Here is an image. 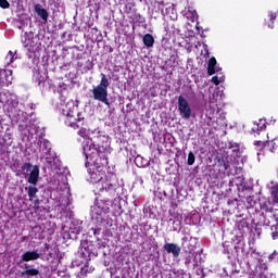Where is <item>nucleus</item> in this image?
I'll return each mask as SVG.
<instances>
[{
	"mask_svg": "<svg viewBox=\"0 0 278 278\" xmlns=\"http://www.w3.org/2000/svg\"><path fill=\"white\" fill-rule=\"evenodd\" d=\"M78 136L81 138H87L83 142V153L86 160H94L99 154L105 153V146H97V140H103L104 136H101L99 129H87L80 128L78 130Z\"/></svg>",
	"mask_w": 278,
	"mask_h": 278,
	"instance_id": "nucleus-1",
	"label": "nucleus"
},
{
	"mask_svg": "<svg viewBox=\"0 0 278 278\" xmlns=\"http://www.w3.org/2000/svg\"><path fill=\"white\" fill-rule=\"evenodd\" d=\"M216 101H218V92L215 91L208 97L210 109L206 111V116L210 121L214 118V105H216Z\"/></svg>",
	"mask_w": 278,
	"mask_h": 278,
	"instance_id": "nucleus-12",
	"label": "nucleus"
},
{
	"mask_svg": "<svg viewBox=\"0 0 278 278\" xmlns=\"http://www.w3.org/2000/svg\"><path fill=\"white\" fill-rule=\"evenodd\" d=\"M227 162L224 163L225 170H231V163L229 162V159H226Z\"/></svg>",
	"mask_w": 278,
	"mask_h": 278,
	"instance_id": "nucleus-36",
	"label": "nucleus"
},
{
	"mask_svg": "<svg viewBox=\"0 0 278 278\" xmlns=\"http://www.w3.org/2000/svg\"><path fill=\"white\" fill-rule=\"evenodd\" d=\"M260 223L264 227H268L270 225V219H268V217H266L265 215H261Z\"/></svg>",
	"mask_w": 278,
	"mask_h": 278,
	"instance_id": "nucleus-32",
	"label": "nucleus"
},
{
	"mask_svg": "<svg viewBox=\"0 0 278 278\" xmlns=\"http://www.w3.org/2000/svg\"><path fill=\"white\" fill-rule=\"evenodd\" d=\"M164 249L167 253H172L173 257H179V253H181V248L175 243H165Z\"/></svg>",
	"mask_w": 278,
	"mask_h": 278,
	"instance_id": "nucleus-15",
	"label": "nucleus"
},
{
	"mask_svg": "<svg viewBox=\"0 0 278 278\" xmlns=\"http://www.w3.org/2000/svg\"><path fill=\"white\" fill-rule=\"evenodd\" d=\"M14 60H18V56L16 55V51H9L7 56L4 58V62L5 64L10 65L12 64V62H14Z\"/></svg>",
	"mask_w": 278,
	"mask_h": 278,
	"instance_id": "nucleus-22",
	"label": "nucleus"
},
{
	"mask_svg": "<svg viewBox=\"0 0 278 278\" xmlns=\"http://www.w3.org/2000/svg\"><path fill=\"white\" fill-rule=\"evenodd\" d=\"M8 144H9V147H10V144H12V141L8 142Z\"/></svg>",
	"mask_w": 278,
	"mask_h": 278,
	"instance_id": "nucleus-51",
	"label": "nucleus"
},
{
	"mask_svg": "<svg viewBox=\"0 0 278 278\" xmlns=\"http://www.w3.org/2000/svg\"><path fill=\"white\" fill-rule=\"evenodd\" d=\"M62 115L65 116V125L77 129L84 125V115L77 112V104L75 101L70 100L65 104L61 105Z\"/></svg>",
	"mask_w": 278,
	"mask_h": 278,
	"instance_id": "nucleus-3",
	"label": "nucleus"
},
{
	"mask_svg": "<svg viewBox=\"0 0 278 278\" xmlns=\"http://www.w3.org/2000/svg\"><path fill=\"white\" fill-rule=\"evenodd\" d=\"M254 125L255 126L252 128V131H260L266 128V121L260 119L258 123H254Z\"/></svg>",
	"mask_w": 278,
	"mask_h": 278,
	"instance_id": "nucleus-26",
	"label": "nucleus"
},
{
	"mask_svg": "<svg viewBox=\"0 0 278 278\" xmlns=\"http://www.w3.org/2000/svg\"><path fill=\"white\" fill-rule=\"evenodd\" d=\"M27 190H28L27 192H28L29 201H34V199H36V194H38V188H36V185H34V186H29Z\"/></svg>",
	"mask_w": 278,
	"mask_h": 278,
	"instance_id": "nucleus-23",
	"label": "nucleus"
},
{
	"mask_svg": "<svg viewBox=\"0 0 278 278\" xmlns=\"http://www.w3.org/2000/svg\"><path fill=\"white\" fill-rule=\"evenodd\" d=\"M271 148L269 149V151H271V153H276L277 152V148H275V143L273 141H270Z\"/></svg>",
	"mask_w": 278,
	"mask_h": 278,
	"instance_id": "nucleus-39",
	"label": "nucleus"
},
{
	"mask_svg": "<svg viewBox=\"0 0 278 278\" xmlns=\"http://www.w3.org/2000/svg\"><path fill=\"white\" fill-rule=\"evenodd\" d=\"M194 162H195L194 153L189 152L188 160H187L188 166H192V164H194Z\"/></svg>",
	"mask_w": 278,
	"mask_h": 278,
	"instance_id": "nucleus-33",
	"label": "nucleus"
},
{
	"mask_svg": "<svg viewBox=\"0 0 278 278\" xmlns=\"http://www.w3.org/2000/svg\"><path fill=\"white\" fill-rule=\"evenodd\" d=\"M143 43L146 45V47L151 48L153 47V45H155V39L153 38V35L151 34H146L143 36Z\"/></svg>",
	"mask_w": 278,
	"mask_h": 278,
	"instance_id": "nucleus-21",
	"label": "nucleus"
},
{
	"mask_svg": "<svg viewBox=\"0 0 278 278\" xmlns=\"http://www.w3.org/2000/svg\"><path fill=\"white\" fill-rule=\"evenodd\" d=\"M219 71L220 68L216 66V58H211L208 60V65H207L208 75H215V73H218Z\"/></svg>",
	"mask_w": 278,
	"mask_h": 278,
	"instance_id": "nucleus-18",
	"label": "nucleus"
},
{
	"mask_svg": "<svg viewBox=\"0 0 278 278\" xmlns=\"http://www.w3.org/2000/svg\"><path fill=\"white\" fill-rule=\"evenodd\" d=\"M23 47L28 51V58H34L35 53L40 49L38 39L31 34L25 33L22 37Z\"/></svg>",
	"mask_w": 278,
	"mask_h": 278,
	"instance_id": "nucleus-8",
	"label": "nucleus"
},
{
	"mask_svg": "<svg viewBox=\"0 0 278 278\" xmlns=\"http://www.w3.org/2000/svg\"><path fill=\"white\" fill-rule=\"evenodd\" d=\"M35 203H38V200H36Z\"/></svg>",
	"mask_w": 278,
	"mask_h": 278,
	"instance_id": "nucleus-55",
	"label": "nucleus"
},
{
	"mask_svg": "<svg viewBox=\"0 0 278 278\" xmlns=\"http://www.w3.org/2000/svg\"><path fill=\"white\" fill-rule=\"evenodd\" d=\"M47 72H42L40 70H36L34 72V80L38 86H45V83L47 81Z\"/></svg>",
	"mask_w": 278,
	"mask_h": 278,
	"instance_id": "nucleus-14",
	"label": "nucleus"
},
{
	"mask_svg": "<svg viewBox=\"0 0 278 278\" xmlns=\"http://www.w3.org/2000/svg\"><path fill=\"white\" fill-rule=\"evenodd\" d=\"M39 147L40 160H45L47 164H53L55 162V152L51 150V142L47 139H39L37 141Z\"/></svg>",
	"mask_w": 278,
	"mask_h": 278,
	"instance_id": "nucleus-6",
	"label": "nucleus"
},
{
	"mask_svg": "<svg viewBox=\"0 0 278 278\" xmlns=\"http://www.w3.org/2000/svg\"><path fill=\"white\" fill-rule=\"evenodd\" d=\"M94 186V192L99 194V192H112L114 191V180L112 177L104 176L99 182Z\"/></svg>",
	"mask_w": 278,
	"mask_h": 278,
	"instance_id": "nucleus-10",
	"label": "nucleus"
},
{
	"mask_svg": "<svg viewBox=\"0 0 278 278\" xmlns=\"http://www.w3.org/2000/svg\"><path fill=\"white\" fill-rule=\"evenodd\" d=\"M159 4L162 5V7H160V8H161V11L164 12V4H163V2H162V1H159Z\"/></svg>",
	"mask_w": 278,
	"mask_h": 278,
	"instance_id": "nucleus-45",
	"label": "nucleus"
},
{
	"mask_svg": "<svg viewBox=\"0 0 278 278\" xmlns=\"http://www.w3.org/2000/svg\"><path fill=\"white\" fill-rule=\"evenodd\" d=\"M268 16H269V21H270V23L268 24V27H269V29H274V27H275L274 22L277 18V13L270 12L268 14Z\"/></svg>",
	"mask_w": 278,
	"mask_h": 278,
	"instance_id": "nucleus-31",
	"label": "nucleus"
},
{
	"mask_svg": "<svg viewBox=\"0 0 278 278\" xmlns=\"http://www.w3.org/2000/svg\"><path fill=\"white\" fill-rule=\"evenodd\" d=\"M0 125H3V117L0 116Z\"/></svg>",
	"mask_w": 278,
	"mask_h": 278,
	"instance_id": "nucleus-48",
	"label": "nucleus"
},
{
	"mask_svg": "<svg viewBox=\"0 0 278 278\" xmlns=\"http://www.w3.org/2000/svg\"><path fill=\"white\" fill-rule=\"evenodd\" d=\"M35 12L38 14V16H40V18L47 23V21H49V12L42 8L41 4H36L35 5Z\"/></svg>",
	"mask_w": 278,
	"mask_h": 278,
	"instance_id": "nucleus-17",
	"label": "nucleus"
},
{
	"mask_svg": "<svg viewBox=\"0 0 278 278\" xmlns=\"http://www.w3.org/2000/svg\"><path fill=\"white\" fill-rule=\"evenodd\" d=\"M178 112L184 121H190V117L192 116V106H190V102L182 96L178 97Z\"/></svg>",
	"mask_w": 278,
	"mask_h": 278,
	"instance_id": "nucleus-9",
	"label": "nucleus"
},
{
	"mask_svg": "<svg viewBox=\"0 0 278 278\" xmlns=\"http://www.w3.org/2000/svg\"><path fill=\"white\" fill-rule=\"evenodd\" d=\"M269 188H270V194L274 203H278V184L275 181H271L269 184Z\"/></svg>",
	"mask_w": 278,
	"mask_h": 278,
	"instance_id": "nucleus-20",
	"label": "nucleus"
},
{
	"mask_svg": "<svg viewBox=\"0 0 278 278\" xmlns=\"http://www.w3.org/2000/svg\"><path fill=\"white\" fill-rule=\"evenodd\" d=\"M76 235H79V230L76 231Z\"/></svg>",
	"mask_w": 278,
	"mask_h": 278,
	"instance_id": "nucleus-52",
	"label": "nucleus"
},
{
	"mask_svg": "<svg viewBox=\"0 0 278 278\" xmlns=\"http://www.w3.org/2000/svg\"><path fill=\"white\" fill-rule=\"evenodd\" d=\"M100 76V84L92 89L93 99L104 103V105H110V100L108 99V88H110V80L103 73H101Z\"/></svg>",
	"mask_w": 278,
	"mask_h": 278,
	"instance_id": "nucleus-5",
	"label": "nucleus"
},
{
	"mask_svg": "<svg viewBox=\"0 0 278 278\" xmlns=\"http://www.w3.org/2000/svg\"><path fill=\"white\" fill-rule=\"evenodd\" d=\"M135 164L139 167V168H144V166H147L149 164V162L147 160H144V157L138 155L135 159Z\"/></svg>",
	"mask_w": 278,
	"mask_h": 278,
	"instance_id": "nucleus-24",
	"label": "nucleus"
},
{
	"mask_svg": "<svg viewBox=\"0 0 278 278\" xmlns=\"http://www.w3.org/2000/svg\"><path fill=\"white\" fill-rule=\"evenodd\" d=\"M229 149H232V153L235 155H240V144L236 143V142H230L229 143Z\"/></svg>",
	"mask_w": 278,
	"mask_h": 278,
	"instance_id": "nucleus-29",
	"label": "nucleus"
},
{
	"mask_svg": "<svg viewBox=\"0 0 278 278\" xmlns=\"http://www.w3.org/2000/svg\"><path fill=\"white\" fill-rule=\"evenodd\" d=\"M14 77L12 76V70H0V87L5 88L12 84Z\"/></svg>",
	"mask_w": 278,
	"mask_h": 278,
	"instance_id": "nucleus-11",
	"label": "nucleus"
},
{
	"mask_svg": "<svg viewBox=\"0 0 278 278\" xmlns=\"http://www.w3.org/2000/svg\"><path fill=\"white\" fill-rule=\"evenodd\" d=\"M56 190H61L60 185H58Z\"/></svg>",
	"mask_w": 278,
	"mask_h": 278,
	"instance_id": "nucleus-50",
	"label": "nucleus"
},
{
	"mask_svg": "<svg viewBox=\"0 0 278 278\" xmlns=\"http://www.w3.org/2000/svg\"><path fill=\"white\" fill-rule=\"evenodd\" d=\"M201 257V255H195L194 256V263H193V266H194V268H197V266H199V258Z\"/></svg>",
	"mask_w": 278,
	"mask_h": 278,
	"instance_id": "nucleus-38",
	"label": "nucleus"
},
{
	"mask_svg": "<svg viewBox=\"0 0 278 278\" xmlns=\"http://www.w3.org/2000/svg\"><path fill=\"white\" fill-rule=\"evenodd\" d=\"M0 108H5L10 118L16 121L23 118V111L18 109V97L10 91L0 92Z\"/></svg>",
	"mask_w": 278,
	"mask_h": 278,
	"instance_id": "nucleus-4",
	"label": "nucleus"
},
{
	"mask_svg": "<svg viewBox=\"0 0 278 278\" xmlns=\"http://www.w3.org/2000/svg\"><path fill=\"white\" fill-rule=\"evenodd\" d=\"M267 138L270 139L269 135H267Z\"/></svg>",
	"mask_w": 278,
	"mask_h": 278,
	"instance_id": "nucleus-54",
	"label": "nucleus"
},
{
	"mask_svg": "<svg viewBox=\"0 0 278 278\" xmlns=\"http://www.w3.org/2000/svg\"><path fill=\"white\" fill-rule=\"evenodd\" d=\"M190 262H192V260L190 258V256H188L185 261V264H190Z\"/></svg>",
	"mask_w": 278,
	"mask_h": 278,
	"instance_id": "nucleus-44",
	"label": "nucleus"
},
{
	"mask_svg": "<svg viewBox=\"0 0 278 278\" xmlns=\"http://www.w3.org/2000/svg\"><path fill=\"white\" fill-rule=\"evenodd\" d=\"M270 218H274V220H275L276 223L278 222L277 215H273V216H270Z\"/></svg>",
	"mask_w": 278,
	"mask_h": 278,
	"instance_id": "nucleus-46",
	"label": "nucleus"
},
{
	"mask_svg": "<svg viewBox=\"0 0 278 278\" xmlns=\"http://www.w3.org/2000/svg\"><path fill=\"white\" fill-rule=\"evenodd\" d=\"M38 177H40V167H38V165H35L27 179L28 184L36 186L38 184Z\"/></svg>",
	"mask_w": 278,
	"mask_h": 278,
	"instance_id": "nucleus-13",
	"label": "nucleus"
},
{
	"mask_svg": "<svg viewBox=\"0 0 278 278\" xmlns=\"http://www.w3.org/2000/svg\"><path fill=\"white\" fill-rule=\"evenodd\" d=\"M23 262H35L40 260V253L38 251H27L22 255Z\"/></svg>",
	"mask_w": 278,
	"mask_h": 278,
	"instance_id": "nucleus-16",
	"label": "nucleus"
},
{
	"mask_svg": "<svg viewBox=\"0 0 278 278\" xmlns=\"http://www.w3.org/2000/svg\"><path fill=\"white\" fill-rule=\"evenodd\" d=\"M25 270L22 271L23 277H38L40 275V271L36 268H29V265L25 264Z\"/></svg>",
	"mask_w": 278,
	"mask_h": 278,
	"instance_id": "nucleus-19",
	"label": "nucleus"
},
{
	"mask_svg": "<svg viewBox=\"0 0 278 278\" xmlns=\"http://www.w3.org/2000/svg\"><path fill=\"white\" fill-rule=\"evenodd\" d=\"M247 201H248L250 207H253L255 205V203H256L255 200H253L252 197L248 198Z\"/></svg>",
	"mask_w": 278,
	"mask_h": 278,
	"instance_id": "nucleus-37",
	"label": "nucleus"
},
{
	"mask_svg": "<svg viewBox=\"0 0 278 278\" xmlns=\"http://www.w3.org/2000/svg\"><path fill=\"white\" fill-rule=\"evenodd\" d=\"M105 164H108L105 152L92 160L87 159L85 166L88 168L89 181L93 186L105 177Z\"/></svg>",
	"mask_w": 278,
	"mask_h": 278,
	"instance_id": "nucleus-2",
	"label": "nucleus"
},
{
	"mask_svg": "<svg viewBox=\"0 0 278 278\" xmlns=\"http://www.w3.org/2000/svg\"><path fill=\"white\" fill-rule=\"evenodd\" d=\"M5 140H12V135L5 132L4 138H0V144H5Z\"/></svg>",
	"mask_w": 278,
	"mask_h": 278,
	"instance_id": "nucleus-34",
	"label": "nucleus"
},
{
	"mask_svg": "<svg viewBox=\"0 0 278 278\" xmlns=\"http://www.w3.org/2000/svg\"><path fill=\"white\" fill-rule=\"evenodd\" d=\"M29 131V134H34V132H31V130H28Z\"/></svg>",
	"mask_w": 278,
	"mask_h": 278,
	"instance_id": "nucleus-53",
	"label": "nucleus"
},
{
	"mask_svg": "<svg viewBox=\"0 0 278 278\" xmlns=\"http://www.w3.org/2000/svg\"><path fill=\"white\" fill-rule=\"evenodd\" d=\"M271 238H273V240H278V232L277 231H273Z\"/></svg>",
	"mask_w": 278,
	"mask_h": 278,
	"instance_id": "nucleus-41",
	"label": "nucleus"
},
{
	"mask_svg": "<svg viewBox=\"0 0 278 278\" xmlns=\"http://www.w3.org/2000/svg\"><path fill=\"white\" fill-rule=\"evenodd\" d=\"M20 129L23 131V129H25L23 126L20 125Z\"/></svg>",
	"mask_w": 278,
	"mask_h": 278,
	"instance_id": "nucleus-49",
	"label": "nucleus"
},
{
	"mask_svg": "<svg viewBox=\"0 0 278 278\" xmlns=\"http://www.w3.org/2000/svg\"><path fill=\"white\" fill-rule=\"evenodd\" d=\"M255 147L257 150V156L260 157V155H263L264 153H262L264 151V149L266 148V142L265 141H255Z\"/></svg>",
	"mask_w": 278,
	"mask_h": 278,
	"instance_id": "nucleus-25",
	"label": "nucleus"
},
{
	"mask_svg": "<svg viewBox=\"0 0 278 278\" xmlns=\"http://www.w3.org/2000/svg\"><path fill=\"white\" fill-rule=\"evenodd\" d=\"M275 229H278V224L276 226H271V231H275Z\"/></svg>",
	"mask_w": 278,
	"mask_h": 278,
	"instance_id": "nucleus-47",
	"label": "nucleus"
},
{
	"mask_svg": "<svg viewBox=\"0 0 278 278\" xmlns=\"http://www.w3.org/2000/svg\"><path fill=\"white\" fill-rule=\"evenodd\" d=\"M277 255V251H274L270 255H269V262H273L275 260V256Z\"/></svg>",
	"mask_w": 278,
	"mask_h": 278,
	"instance_id": "nucleus-40",
	"label": "nucleus"
},
{
	"mask_svg": "<svg viewBox=\"0 0 278 278\" xmlns=\"http://www.w3.org/2000/svg\"><path fill=\"white\" fill-rule=\"evenodd\" d=\"M188 251H189V253H192V251H194V245H193V244H190V245L188 247Z\"/></svg>",
	"mask_w": 278,
	"mask_h": 278,
	"instance_id": "nucleus-42",
	"label": "nucleus"
},
{
	"mask_svg": "<svg viewBox=\"0 0 278 278\" xmlns=\"http://www.w3.org/2000/svg\"><path fill=\"white\" fill-rule=\"evenodd\" d=\"M0 8L8 10V8H10V2L8 0H0Z\"/></svg>",
	"mask_w": 278,
	"mask_h": 278,
	"instance_id": "nucleus-35",
	"label": "nucleus"
},
{
	"mask_svg": "<svg viewBox=\"0 0 278 278\" xmlns=\"http://www.w3.org/2000/svg\"><path fill=\"white\" fill-rule=\"evenodd\" d=\"M186 15H187V18H190V21H192V23L199 20V14L197 13V11H189L186 13Z\"/></svg>",
	"mask_w": 278,
	"mask_h": 278,
	"instance_id": "nucleus-30",
	"label": "nucleus"
},
{
	"mask_svg": "<svg viewBox=\"0 0 278 278\" xmlns=\"http://www.w3.org/2000/svg\"><path fill=\"white\" fill-rule=\"evenodd\" d=\"M225 81V75L220 74L219 76H213L212 77V83L215 84V86H219Z\"/></svg>",
	"mask_w": 278,
	"mask_h": 278,
	"instance_id": "nucleus-27",
	"label": "nucleus"
},
{
	"mask_svg": "<svg viewBox=\"0 0 278 278\" xmlns=\"http://www.w3.org/2000/svg\"><path fill=\"white\" fill-rule=\"evenodd\" d=\"M91 212L92 220H96V223L101 225V223H105L106 218H109L108 214H110V204H103V202H98V204L92 207Z\"/></svg>",
	"mask_w": 278,
	"mask_h": 278,
	"instance_id": "nucleus-7",
	"label": "nucleus"
},
{
	"mask_svg": "<svg viewBox=\"0 0 278 278\" xmlns=\"http://www.w3.org/2000/svg\"><path fill=\"white\" fill-rule=\"evenodd\" d=\"M263 210H265V212H269L270 214H273V212H274L273 208H268V207H263Z\"/></svg>",
	"mask_w": 278,
	"mask_h": 278,
	"instance_id": "nucleus-43",
	"label": "nucleus"
},
{
	"mask_svg": "<svg viewBox=\"0 0 278 278\" xmlns=\"http://www.w3.org/2000/svg\"><path fill=\"white\" fill-rule=\"evenodd\" d=\"M31 170V163H25L21 166V169L18 170L17 175H23L24 173H29Z\"/></svg>",
	"mask_w": 278,
	"mask_h": 278,
	"instance_id": "nucleus-28",
	"label": "nucleus"
}]
</instances>
